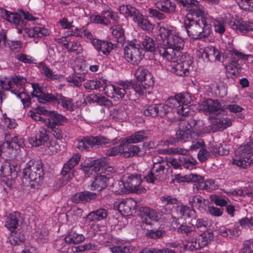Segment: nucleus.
Returning <instances> with one entry per match:
<instances>
[{"instance_id":"35","label":"nucleus","mask_w":253,"mask_h":253,"mask_svg":"<svg viewBox=\"0 0 253 253\" xmlns=\"http://www.w3.org/2000/svg\"><path fill=\"white\" fill-rule=\"evenodd\" d=\"M0 132L2 133V136H4V140L9 144V145L13 149H17L20 147H22L24 146V140L22 138H18L17 136L13 137L10 141V139L8 138L9 131L7 132L2 129H0Z\"/></svg>"},{"instance_id":"36","label":"nucleus","mask_w":253,"mask_h":253,"mask_svg":"<svg viewBox=\"0 0 253 253\" xmlns=\"http://www.w3.org/2000/svg\"><path fill=\"white\" fill-rule=\"evenodd\" d=\"M81 159V155L79 153L75 154L72 157L65 163L62 169L61 173L63 175H66L71 170L77 165Z\"/></svg>"},{"instance_id":"26","label":"nucleus","mask_w":253,"mask_h":253,"mask_svg":"<svg viewBox=\"0 0 253 253\" xmlns=\"http://www.w3.org/2000/svg\"><path fill=\"white\" fill-rule=\"evenodd\" d=\"M97 194L89 191H84L74 194L72 201L75 203H85L97 198Z\"/></svg>"},{"instance_id":"58","label":"nucleus","mask_w":253,"mask_h":253,"mask_svg":"<svg viewBox=\"0 0 253 253\" xmlns=\"http://www.w3.org/2000/svg\"><path fill=\"white\" fill-rule=\"evenodd\" d=\"M166 235V232L163 230H148L146 236L148 238L153 239H157L161 238Z\"/></svg>"},{"instance_id":"13","label":"nucleus","mask_w":253,"mask_h":253,"mask_svg":"<svg viewBox=\"0 0 253 253\" xmlns=\"http://www.w3.org/2000/svg\"><path fill=\"white\" fill-rule=\"evenodd\" d=\"M142 223L151 225L152 221L157 222L161 218L160 215L156 210L148 207H142L139 210Z\"/></svg>"},{"instance_id":"47","label":"nucleus","mask_w":253,"mask_h":253,"mask_svg":"<svg viewBox=\"0 0 253 253\" xmlns=\"http://www.w3.org/2000/svg\"><path fill=\"white\" fill-rule=\"evenodd\" d=\"M25 240V236L20 232H11V235L9 237V240L10 244L12 245H19L20 243L23 242Z\"/></svg>"},{"instance_id":"38","label":"nucleus","mask_w":253,"mask_h":253,"mask_svg":"<svg viewBox=\"0 0 253 253\" xmlns=\"http://www.w3.org/2000/svg\"><path fill=\"white\" fill-rule=\"evenodd\" d=\"M13 87L15 85L18 88V90L15 89L11 90V91L15 94L18 97L20 98V93L24 91V86L27 82V80L23 77L20 75L13 76L11 77Z\"/></svg>"},{"instance_id":"20","label":"nucleus","mask_w":253,"mask_h":253,"mask_svg":"<svg viewBox=\"0 0 253 253\" xmlns=\"http://www.w3.org/2000/svg\"><path fill=\"white\" fill-rule=\"evenodd\" d=\"M49 118L43 120V123L48 127H54L57 126L63 125L67 121L65 117L58 114L55 111L48 113Z\"/></svg>"},{"instance_id":"29","label":"nucleus","mask_w":253,"mask_h":253,"mask_svg":"<svg viewBox=\"0 0 253 253\" xmlns=\"http://www.w3.org/2000/svg\"><path fill=\"white\" fill-rule=\"evenodd\" d=\"M157 50L163 58L172 62L175 60V53L174 50L168 45H164V41L157 47Z\"/></svg>"},{"instance_id":"44","label":"nucleus","mask_w":253,"mask_h":253,"mask_svg":"<svg viewBox=\"0 0 253 253\" xmlns=\"http://www.w3.org/2000/svg\"><path fill=\"white\" fill-rule=\"evenodd\" d=\"M213 239V234L210 232H204L200 234L197 239L198 247H195L197 249L207 246Z\"/></svg>"},{"instance_id":"43","label":"nucleus","mask_w":253,"mask_h":253,"mask_svg":"<svg viewBox=\"0 0 253 253\" xmlns=\"http://www.w3.org/2000/svg\"><path fill=\"white\" fill-rule=\"evenodd\" d=\"M148 138V133L146 130H140L135 132L131 136L126 138L128 142L137 143L143 141Z\"/></svg>"},{"instance_id":"5","label":"nucleus","mask_w":253,"mask_h":253,"mask_svg":"<svg viewBox=\"0 0 253 253\" xmlns=\"http://www.w3.org/2000/svg\"><path fill=\"white\" fill-rule=\"evenodd\" d=\"M121 85L125 89L124 100H135L137 94L138 96L143 95L146 89L150 87L147 86L143 82L140 83L128 81L122 82Z\"/></svg>"},{"instance_id":"39","label":"nucleus","mask_w":253,"mask_h":253,"mask_svg":"<svg viewBox=\"0 0 253 253\" xmlns=\"http://www.w3.org/2000/svg\"><path fill=\"white\" fill-rule=\"evenodd\" d=\"M202 105L203 106V109L205 111L211 113H215L221 109V105L218 100H213L210 98L204 100Z\"/></svg>"},{"instance_id":"14","label":"nucleus","mask_w":253,"mask_h":253,"mask_svg":"<svg viewBox=\"0 0 253 253\" xmlns=\"http://www.w3.org/2000/svg\"><path fill=\"white\" fill-rule=\"evenodd\" d=\"M132 142H128L127 139H125L122 141L123 147V156L125 158H130L134 156L141 157L144 152L137 145L131 144Z\"/></svg>"},{"instance_id":"41","label":"nucleus","mask_w":253,"mask_h":253,"mask_svg":"<svg viewBox=\"0 0 253 253\" xmlns=\"http://www.w3.org/2000/svg\"><path fill=\"white\" fill-rule=\"evenodd\" d=\"M231 53V57L230 59L231 64L236 68L240 66L238 63L239 59L237 58L243 59L244 60H248L249 57H251V55L245 54L236 49H233L230 50Z\"/></svg>"},{"instance_id":"46","label":"nucleus","mask_w":253,"mask_h":253,"mask_svg":"<svg viewBox=\"0 0 253 253\" xmlns=\"http://www.w3.org/2000/svg\"><path fill=\"white\" fill-rule=\"evenodd\" d=\"M138 26L144 31H151L153 29V26L141 13L137 20H136Z\"/></svg>"},{"instance_id":"21","label":"nucleus","mask_w":253,"mask_h":253,"mask_svg":"<svg viewBox=\"0 0 253 253\" xmlns=\"http://www.w3.org/2000/svg\"><path fill=\"white\" fill-rule=\"evenodd\" d=\"M203 58H206L210 61H220L223 62V56L222 53L216 48L213 46H207L203 50Z\"/></svg>"},{"instance_id":"31","label":"nucleus","mask_w":253,"mask_h":253,"mask_svg":"<svg viewBox=\"0 0 253 253\" xmlns=\"http://www.w3.org/2000/svg\"><path fill=\"white\" fill-rule=\"evenodd\" d=\"M21 219L22 217L20 212H13L7 216L5 225L10 231H14L18 226L19 221Z\"/></svg>"},{"instance_id":"3","label":"nucleus","mask_w":253,"mask_h":253,"mask_svg":"<svg viewBox=\"0 0 253 253\" xmlns=\"http://www.w3.org/2000/svg\"><path fill=\"white\" fill-rule=\"evenodd\" d=\"M142 182L139 174H126L124 176L123 181L118 182V184L120 188L116 192L119 194H123L127 192L141 193L146 190L141 186Z\"/></svg>"},{"instance_id":"4","label":"nucleus","mask_w":253,"mask_h":253,"mask_svg":"<svg viewBox=\"0 0 253 253\" xmlns=\"http://www.w3.org/2000/svg\"><path fill=\"white\" fill-rule=\"evenodd\" d=\"M191 98L188 93L177 94L174 97H170L168 99L166 103L169 106L174 107L177 113L184 117L188 116L190 113L189 104L190 103Z\"/></svg>"},{"instance_id":"6","label":"nucleus","mask_w":253,"mask_h":253,"mask_svg":"<svg viewBox=\"0 0 253 253\" xmlns=\"http://www.w3.org/2000/svg\"><path fill=\"white\" fill-rule=\"evenodd\" d=\"M112 143L113 141L102 136H84L78 140L77 148L81 151H88L89 147H93L95 145L109 146Z\"/></svg>"},{"instance_id":"1","label":"nucleus","mask_w":253,"mask_h":253,"mask_svg":"<svg viewBox=\"0 0 253 253\" xmlns=\"http://www.w3.org/2000/svg\"><path fill=\"white\" fill-rule=\"evenodd\" d=\"M184 26L188 36L196 40H204L209 37L212 31L211 22L204 18L199 20L187 17Z\"/></svg>"},{"instance_id":"57","label":"nucleus","mask_w":253,"mask_h":253,"mask_svg":"<svg viewBox=\"0 0 253 253\" xmlns=\"http://www.w3.org/2000/svg\"><path fill=\"white\" fill-rule=\"evenodd\" d=\"M219 233L223 237L232 238L238 235V231H235L233 228L222 227L219 229Z\"/></svg>"},{"instance_id":"11","label":"nucleus","mask_w":253,"mask_h":253,"mask_svg":"<svg viewBox=\"0 0 253 253\" xmlns=\"http://www.w3.org/2000/svg\"><path fill=\"white\" fill-rule=\"evenodd\" d=\"M171 111L172 106H169V104L167 103L166 104L161 103L149 105L144 110L143 113L148 117H162Z\"/></svg>"},{"instance_id":"10","label":"nucleus","mask_w":253,"mask_h":253,"mask_svg":"<svg viewBox=\"0 0 253 253\" xmlns=\"http://www.w3.org/2000/svg\"><path fill=\"white\" fill-rule=\"evenodd\" d=\"M110 18L117 23L120 20L118 13L114 12L111 9L103 10L100 15H94L90 16V20L92 22L105 26L111 24V22Z\"/></svg>"},{"instance_id":"8","label":"nucleus","mask_w":253,"mask_h":253,"mask_svg":"<svg viewBox=\"0 0 253 253\" xmlns=\"http://www.w3.org/2000/svg\"><path fill=\"white\" fill-rule=\"evenodd\" d=\"M169 166L166 162L155 163L151 171L145 176L146 180L149 183H154L156 181H162L167 178Z\"/></svg>"},{"instance_id":"61","label":"nucleus","mask_w":253,"mask_h":253,"mask_svg":"<svg viewBox=\"0 0 253 253\" xmlns=\"http://www.w3.org/2000/svg\"><path fill=\"white\" fill-rule=\"evenodd\" d=\"M252 152V148L251 145L246 144L243 146H241L238 148L236 152L237 155L244 156L245 157L247 155H251Z\"/></svg>"},{"instance_id":"60","label":"nucleus","mask_w":253,"mask_h":253,"mask_svg":"<svg viewBox=\"0 0 253 253\" xmlns=\"http://www.w3.org/2000/svg\"><path fill=\"white\" fill-rule=\"evenodd\" d=\"M46 147L49 155H51L57 153L60 150V146L58 143L55 141H52L47 143Z\"/></svg>"},{"instance_id":"16","label":"nucleus","mask_w":253,"mask_h":253,"mask_svg":"<svg viewBox=\"0 0 253 253\" xmlns=\"http://www.w3.org/2000/svg\"><path fill=\"white\" fill-rule=\"evenodd\" d=\"M176 232L185 239L192 242L196 239L198 234L195 226L193 225H189L186 223L180 224L177 228Z\"/></svg>"},{"instance_id":"45","label":"nucleus","mask_w":253,"mask_h":253,"mask_svg":"<svg viewBox=\"0 0 253 253\" xmlns=\"http://www.w3.org/2000/svg\"><path fill=\"white\" fill-rule=\"evenodd\" d=\"M142 44L146 51L153 53L156 51V42L152 38L145 36L142 42Z\"/></svg>"},{"instance_id":"42","label":"nucleus","mask_w":253,"mask_h":253,"mask_svg":"<svg viewBox=\"0 0 253 253\" xmlns=\"http://www.w3.org/2000/svg\"><path fill=\"white\" fill-rule=\"evenodd\" d=\"M84 237L80 234L77 233L73 229L65 238V242L69 244H78L84 240Z\"/></svg>"},{"instance_id":"30","label":"nucleus","mask_w":253,"mask_h":253,"mask_svg":"<svg viewBox=\"0 0 253 253\" xmlns=\"http://www.w3.org/2000/svg\"><path fill=\"white\" fill-rule=\"evenodd\" d=\"M231 26L233 29L238 30L243 34L253 30V23L242 20L235 21L231 24Z\"/></svg>"},{"instance_id":"55","label":"nucleus","mask_w":253,"mask_h":253,"mask_svg":"<svg viewBox=\"0 0 253 253\" xmlns=\"http://www.w3.org/2000/svg\"><path fill=\"white\" fill-rule=\"evenodd\" d=\"M64 46L70 52H76L77 54L81 53L83 51V48L80 43L78 41H74L71 42V45L69 46L68 42L64 43Z\"/></svg>"},{"instance_id":"25","label":"nucleus","mask_w":253,"mask_h":253,"mask_svg":"<svg viewBox=\"0 0 253 253\" xmlns=\"http://www.w3.org/2000/svg\"><path fill=\"white\" fill-rule=\"evenodd\" d=\"M155 5L157 9L166 14H172L176 11V5L170 0H158Z\"/></svg>"},{"instance_id":"33","label":"nucleus","mask_w":253,"mask_h":253,"mask_svg":"<svg viewBox=\"0 0 253 253\" xmlns=\"http://www.w3.org/2000/svg\"><path fill=\"white\" fill-rule=\"evenodd\" d=\"M108 179L105 175H98L94 177L90 184V188L92 190L98 191L105 189L108 185Z\"/></svg>"},{"instance_id":"56","label":"nucleus","mask_w":253,"mask_h":253,"mask_svg":"<svg viewBox=\"0 0 253 253\" xmlns=\"http://www.w3.org/2000/svg\"><path fill=\"white\" fill-rule=\"evenodd\" d=\"M210 200L217 206L220 207L225 206L228 204L229 200L224 198L223 196L212 195L210 196Z\"/></svg>"},{"instance_id":"53","label":"nucleus","mask_w":253,"mask_h":253,"mask_svg":"<svg viewBox=\"0 0 253 253\" xmlns=\"http://www.w3.org/2000/svg\"><path fill=\"white\" fill-rule=\"evenodd\" d=\"M214 123L218 127L223 129L230 126L232 125L231 120L227 117L216 118L214 120Z\"/></svg>"},{"instance_id":"50","label":"nucleus","mask_w":253,"mask_h":253,"mask_svg":"<svg viewBox=\"0 0 253 253\" xmlns=\"http://www.w3.org/2000/svg\"><path fill=\"white\" fill-rule=\"evenodd\" d=\"M134 248L130 246H126L125 245H121L114 246L110 248V250L112 253H130Z\"/></svg>"},{"instance_id":"19","label":"nucleus","mask_w":253,"mask_h":253,"mask_svg":"<svg viewBox=\"0 0 253 253\" xmlns=\"http://www.w3.org/2000/svg\"><path fill=\"white\" fill-rule=\"evenodd\" d=\"M32 86L33 88V91L31 93L32 96L38 98L40 103H50L51 99H53V94L45 93L43 87L41 86L39 84H32Z\"/></svg>"},{"instance_id":"64","label":"nucleus","mask_w":253,"mask_h":253,"mask_svg":"<svg viewBox=\"0 0 253 253\" xmlns=\"http://www.w3.org/2000/svg\"><path fill=\"white\" fill-rule=\"evenodd\" d=\"M148 11L150 17L157 18L158 20H164L166 18V16L158 9L148 8Z\"/></svg>"},{"instance_id":"7","label":"nucleus","mask_w":253,"mask_h":253,"mask_svg":"<svg viewBox=\"0 0 253 253\" xmlns=\"http://www.w3.org/2000/svg\"><path fill=\"white\" fill-rule=\"evenodd\" d=\"M177 4L184 7L191 8L187 17L192 16L194 19L204 18L205 20L210 21L211 17L203 10V7L197 0H175Z\"/></svg>"},{"instance_id":"2","label":"nucleus","mask_w":253,"mask_h":253,"mask_svg":"<svg viewBox=\"0 0 253 253\" xmlns=\"http://www.w3.org/2000/svg\"><path fill=\"white\" fill-rule=\"evenodd\" d=\"M43 169L42 161L40 160H31L27 164L23 171V176L26 179L35 182L31 186L41 184L43 179Z\"/></svg>"},{"instance_id":"23","label":"nucleus","mask_w":253,"mask_h":253,"mask_svg":"<svg viewBox=\"0 0 253 253\" xmlns=\"http://www.w3.org/2000/svg\"><path fill=\"white\" fill-rule=\"evenodd\" d=\"M164 45H168L174 50L177 51L183 49L184 42L183 39L176 34H173L167 39L163 40Z\"/></svg>"},{"instance_id":"34","label":"nucleus","mask_w":253,"mask_h":253,"mask_svg":"<svg viewBox=\"0 0 253 253\" xmlns=\"http://www.w3.org/2000/svg\"><path fill=\"white\" fill-rule=\"evenodd\" d=\"M207 201L200 195L190 196L188 198V203L192 209L196 208L200 211L205 210Z\"/></svg>"},{"instance_id":"62","label":"nucleus","mask_w":253,"mask_h":253,"mask_svg":"<svg viewBox=\"0 0 253 253\" xmlns=\"http://www.w3.org/2000/svg\"><path fill=\"white\" fill-rule=\"evenodd\" d=\"M210 19L213 22V24L214 27V31L216 33H218L221 34L224 33L225 32V28L223 22L218 19H213L211 17Z\"/></svg>"},{"instance_id":"18","label":"nucleus","mask_w":253,"mask_h":253,"mask_svg":"<svg viewBox=\"0 0 253 253\" xmlns=\"http://www.w3.org/2000/svg\"><path fill=\"white\" fill-rule=\"evenodd\" d=\"M91 42L98 52H102L105 55H109L111 50L116 47L115 44H113L108 41L94 39L91 41Z\"/></svg>"},{"instance_id":"24","label":"nucleus","mask_w":253,"mask_h":253,"mask_svg":"<svg viewBox=\"0 0 253 253\" xmlns=\"http://www.w3.org/2000/svg\"><path fill=\"white\" fill-rule=\"evenodd\" d=\"M120 13L126 18H130L133 22L137 20L141 16V13L135 7L131 5H122L119 7Z\"/></svg>"},{"instance_id":"9","label":"nucleus","mask_w":253,"mask_h":253,"mask_svg":"<svg viewBox=\"0 0 253 253\" xmlns=\"http://www.w3.org/2000/svg\"><path fill=\"white\" fill-rule=\"evenodd\" d=\"M142 50L140 44L128 42L124 48L125 57L127 62L132 64H138L142 58Z\"/></svg>"},{"instance_id":"51","label":"nucleus","mask_w":253,"mask_h":253,"mask_svg":"<svg viewBox=\"0 0 253 253\" xmlns=\"http://www.w3.org/2000/svg\"><path fill=\"white\" fill-rule=\"evenodd\" d=\"M179 161L185 168L189 169H195L197 164L196 160L192 157H181Z\"/></svg>"},{"instance_id":"12","label":"nucleus","mask_w":253,"mask_h":253,"mask_svg":"<svg viewBox=\"0 0 253 253\" xmlns=\"http://www.w3.org/2000/svg\"><path fill=\"white\" fill-rule=\"evenodd\" d=\"M1 170L10 184H12L20 171V166L17 164L14 165L5 162L1 167Z\"/></svg>"},{"instance_id":"54","label":"nucleus","mask_w":253,"mask_h":253,"mask_svg":"<svg viewBox=\"0 0 253 253\" xmlns=\"http://www.w3.org/2000/svg\"><path fill=\"white\" fill-rule=\"evenodd\" d=\"M108 165L107 159L106 158H101L94 160L93 164L91 165L92 168H94V170L96 173L99 172L101 169V172L103 170L104 168L107 166Z\"/></svg>"},{"instance_id":"37","label":"nucleus","mask_w":253,"mask_h":253,"mask_svg":"<svg viewBox=\"0 0 253 253\" xmlns=\"http://www.w3.org/2000/svg\"><path fill=\"white\" fill-rule=\"evenodd\" d=\"M49 139L47 130L45 127H40L36 132L34 143L36 146H39L47 142Z\"/></svg>"},{"instance_id":"22","label":"nucleus","mask_w":253,"mask_h":253,"mask_svg":"<svg viewBox=\"0 0 253 253\" xmlns=\"http://www.w3.org/2000/svg\"><path fill=\"white\" fill-rule=\"evenodd\" d=\"M53 99H51L50 103L61 104L63 108L67 110L72 111L74 110L75 106L73 99L64 96L62 94L56 93L53 94Z\"/></svg>"},{"instance_id":"40","label":"nucleus","mask_w":253,"mask_h":253,"mask_svg":"<svg viewBox=\"0 0 253 253\" xmlns=\"http://www.w3.org/2000/svg\"><path fill=\"white\" fill-rule=\"evenodd\" d=\"M218 185L215 184V181L212 179H209L206 181L203 179L197 183H194L193 188L197 190H203L211 191L217 189Z\"/></svg>"},{"instance_id":"63","label":"nucleus","mask_w":253,"mask_h":253,"mask_svg":"<svg viewBox=\"0 0 253 253\" xmlns=\"http://www.w3.org/2000/svg\"><path fill=\"white\" fill-rule=\"evenodd\" d=\"M210 151L211 154L215 156L225 155L228 153L227 151H224L221 144L212 145Z\"/></svg>"},{"instance_id":"17","label":"nucleus","mask_w":253,"mask_h":253,"mask_svg":"<svg viewBox=\"0 0 253 253\" xmlns=\"http://www.w3.org/2000/svg\"><path fill=\"white\" fill-rule=\"evenodd\" d=\"M171 65V72L179 76H187L189 74L191 61L184 60L179 62H175V60L172 62Z\"/></svg>"},{"instance_id":"28","label":"nucleus","mask_w":253,"mask_h":253,"mask_svg":"<svg viewBox=\"0 0 253 253\" xmlns=\"http://www.w3.org/2000/svg\"><path fill=\"white\" fill-rule=\"evenodd\" d=\"M231 164L243 169L249 168L253 164V155L240 156L232 159Z\"/></svg>"},{"instance_id":"48","label":"nucleus","mask_w":253,"mask_h":253,"mask_svg":"<svg viewBox=\"0 0 253 253\" xmlns=\"http://www.w3.org/2000/svg\"><path fill=\"white\" fill-rule=\"evenodd\" d=\"M1 13L3 18L7 21L11 23H13L15 24H19V16L17 13L10 12L5 9H3Z\"/></svg>"},{"instance_id":"52","label":"nucleus","mask_w":253,"mask_h":253,"mask_svg":"<svg viewBox=\"0 0 253 253\" xmlns=\"http://www.w3.org/2000/svg\"><path fill=\"white\" fill-rule=\"evenodd\" d=\"M173 27L168 24L163 23L160 26V35L162 37H164L165 39H167L169 37L173 35Z\"/></svg>"},{"instance_id":"32","label":"nucleus","mask_w":253,"mask_h":253,"mask_svg":"<svg viewBox=\"0 0 253 253\" xmlns=\"http://www.w3.org/2000/svg\"><path fill=\"white\" fill-rule=\"evenodd\" d=\"M108 215L107 210L100 208L89 213L86 217V220L89 222L93 221H99L106 219Z\"/></svg>"},{"instance_id":"27","label":"nucleus","mask_w":253,"mask_h":253,"mask_svg":"<svg viewBox=\"0 0 253 253\" xmlns=\"http://www.w3.org/2000/svg\"><path fill=\"white\" fill-rule=\"evenodd\" d=\"M123 82H119V86H116L112 84H107L104 88V92L106 95L109 97H113L114 96V93L117 95L119 98L124 100L125 96V89L122 86Z\"/></svg>"},{"instance_id":"15","label":"nucleus","mask_w":253,"mask_h":253,"mask_svg":"<svg viewBox=\"0 0 253 253\" xmlns=\"http://www.w3.org/2000/svg\"><path fill=\"white\" fill-rule=\"evenodd\" d=\"M134 76L137 81L144 83L147 86L153 85L154 81L151 73L144 66H139L135 70Z\"/></svg>"},{"instance_id":"49","label":"nucleus","mask_w":253,"mask_h":253,"mask_svg":"<svg viewBox=\"0 0 253 253\" xmlns=\"http://www.w3.org/2000/svg\"><path fill=\"white\" fill-rule=\"evenodd\" d=\"M177 211L181 216L191 217L195 213L194 209L190 208L187 205H181L177 207Z\"/></svg>"},{"instance_id":"59","label":"nucleus","mask_w":253,"mask_h":253,"mask_svg":"<svg viewBox=\"0 0 253 253\" xmlns=\"http://www.w3.org/2000/svg\"><path fill=\"white\" fill-rule=\"evenodd\" d=\"M177 139L184 142L189 140L192 138L191 131L189 130H179L176 132Z\"/></svg>"}]
</instances>
